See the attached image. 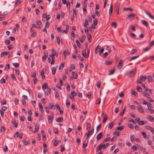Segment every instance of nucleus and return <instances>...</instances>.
<instances>
[{"instance_id": "obj_1", "label": "nucleus", "mask_w": 154, "mask_h": 154, "mask_svg": "<svg viewBox=\"0 0 154 154\" xmlns=\"http://www.w3.org/2000/svg\"><path fill=\"white\" fill-rule=\"evenodd\" d=\"M136 72L135 69H132L130 71H128L126 74V75L128 77H131L134 75Z\"/></svg>"}, {"instance_id": "obj_2", "label": "nucleus", "mask_w": 154, "mask_h": 154, "mask_svg": "<svg viewBox=\"0 0 154 154\" xmlns=\"http://www.w3.org/2000/svg\"><path fill=\"white\" fill-rule=\"evenodd\" d=\"M102 148H103L104 149L106 148L104 143H101L99 145L96 149L97 151L101 150Z\"/></svg>"}, {"instance_id": "obj_3", "label": "nucleus", "mask_w": 154, "mask_h": 154, "mask_svg": "<svg viewBox=\"0 0 154 154\" xmlns=\"http://www.w3.org/2000/svg\"><path fill=\"white\" fill-rule=\"evenodd\" d=\"M147 77L145 76L141 75L139 80H137V82L138 83L141 84L143 81H144L146 79Z\"/></svg>"}, {"instance_id": "obj_4", "label": "nucleus", "mask_w": 154, "mask_h": 154, "mask_svg": "<svg viewBox=\"0 0 154 154\" xmlns=\"http://www.w3.org/2000/svg\"><path fill=\"white\" fill-rule=\"evenodd\" d=\"M120 6V4L119 3H116L115 6V8L116 9V12L117 13V15H116V16L117 17H118V14H119V9Z\"/></svg>"}, {"instance_id": "obj_5", "label": "nucleus", "mask_w": 154, "mask_h": 154, "mask_svg": "<svg viewBox=\"0 0 154 154\" xmlns=\"http://www.w3.org/2000/svg\"><path fill=\"white\" fill-rule=\"evenodd\" d=\"M123 62L122 60H120L119 63L118 64L117 66V68L119 69H121L123 67L122 64Z\"/></svg>"}, {"instance_id": "obj_6", "label": "nucleus", "mask_w": 154, "mask_h": 154, "mask_svg": "<svg viewBox=\"0 0 154 154\" xmlns=\"http://www.w3.org/2000/svg\"><path fill=\"white\" fill-rule=\"evenodd\" d=\"M137 109L142 113H143L144 112L143 108L140 105H139L137 107Z\"/></svg>"}, {"instance_id": "obj_7", "label": "nucleus", "mask_w": 154, "mask_h": 154, "mask_svg": "<svg viewBox=\"0 0 154 154\" xmlns=\"http://www.w3.org/2000/svg\"><path fill=\"white\" fill-rule=\"evenodd\" d=\"M58 68V66H56L55 67H53L52 68V73L53 75H54L56 72V70Z\"/></svg>"}, {"instance_id": "obj_8", "label": "nucleus", "mask_w": 154, "mask_h": 154, "mask_svg": "<svg viewBox=\"0 0 154 154\" xmlns=\"http://www.w3.org/2000/svg\"><path fill=\"white\" fill-rule=\"evenodd\" d=\"M112 60H106L105 63L106 65H111L112 63Z\"/></svg>"}, {"instance_id": "obj_9", "label": "nucleus", "mask_w": 154, "mask_h": 154, "mask_svg": "<svg viewBox=\"0 0 154 154\" xmlns=\"http://www.w3.org/2000/svg\"><path fill=\"white\" fill-rule=\"evenodd\" d=\"M103 132H100L99 134H98L97 136V140L98 141L100 140L102 136Z\"/></svg>"}, {"instance_id": "obj_10", "label": "nucleus", "mask_w": 154, "mask_h": 154, "mask_svg": "<svg viewBox=\"0 0 154 154\" xmlns=\"http://www.w3.org/2000/svg\"><path fill=\"white\" fill-rule=\"evenodd\" d=\"M145 12L147 15L149 16L150 19L152 20L154 19V17L153 15L150 14L149 13L147 12L146 11H145Z\"/></svg>"}, {"instance_id": "obj_11", "label": "nucleus", "mask_w": 154, "mask_h": 154, "mask_svg": "<svg viewBox=\"0 0 154 154\" xmlns=\"http://www.w3.org/2000/svg\"><path fill=\"white\" fill-rule=\"evenodd\" d=\"M42 89L43 90L45 91V88H48V84L47 83H45L43 84L42 86Z\"/></svg>"}, {"instance_id": "obj_12", "label": "nucleus", "mask_w": 154, "mask_h": 154, "mask_svg": "<svg viewBox=\"0 0 154 154\" xmlns=\"http://www.w3.org/2000/svg\"><path fill=\"white\" fill-rule=\"evenodd\" d=\"M49 108L51 109H55V106L52 103H50L49 104Z\"/></svg>"}, {"instance_id": "obj_13", "label": "nucleus", "mask_w": 154, "mask_h": 154, "mask_svg": "<svg viewBox=\"0 0 154 154\" xmlns=\"http://www.w3.org/2000/svg\"><path fill=\"white\" fill-rule=\"evenodd\" d=\"M100 46H99V45L97 46L96 48L95 49V54H97L98 53L99 51H100Z\"/></svg>"}, {"instance_id": "obj_14", "label": "nucleus", "mask_w": 154, "mask_h": 154, "mask_svg": "<svg viewBox=\"0 0 154 154\" xmlns=\"http://www.w3.org/2000/svg\"><path fill=\"white\" fill-rule=\"evenodd\" d=\"M147 128L148 129H149V130H150L151 131V132L153 134H154V128H153L151 127V126H148Z\"/></svg>"}, {"instance_id": "obj_15", "label": "nucleus", "mask_w": 154, "mask_h": 154, "mask_svg": "<svg viewBox=\"0 0 154 154\" xmlns=\"http://www.w3.org/2000/svg\"><path fill=\"white\" fill-rule=\"evenodd\" d=\"M140 103L146 105L147 104V102L143 99H141L139 100Z\"/></svg>"}, {"instance_id": "obj_16", "label": "nucleus", "mask_w": 154, "mask_h": 154, "mask_svg": "<svg viewBox=\"0 0 154 154\" xmlns=\"http://www.w3.org/2000/svg\"><path fill=\"white\" fill-rule=\"evenodd\" d=\"M85 38L86 36L85 35H83L81 37V38H80L79 39L80 42L81 43L83 42L85 39Z\"/></svg>"}, {"instance_id": "obj_17", "label": "nucleus", "mask_w": 154, "mask_h": 154, "mask_svg": "<svg viewBox=\"0 0 154 154\" xmlns=\"http://www.w3.org/2000/svg\"><path fill=\"white\" fill-rule=\"evenodd\" d=\"M48 57V53H45V55L44 56H43L42 57V61L44 62H45L46 60V58Z\"/></svg>"}, {"instance_id": "obj_18", "label": "nucleus", "mask_w": 154, "mask_h": 154, "mask_svg": "<svg viewBox=\"0 0 154 154\" xmlns=\"http://www.w3.org/2000/svg\"><path fill=\"white\" fill-rule=\"evenodd\" d=\"M12 123L14 125L15 127L16 128H17V127L18 125V123H17L16 121L14 120L13 119L12 120Z\"/></svg>"}, {"instance_id": "obj_19", "label": "nucleus", "mask_w": 154, "mask_h": 154, "mask_svg": "<svg viewBox=\"0 0 154 154\" xmlns=\"http://www.w3.org/2000/svg\"><path fill=\"white\" fill-rule=\"evenodd\" d=\"M56 121L58 122H62L63 121V118L62 117H60L57 118L56 119Z\"/></svg>"}, {"instance_id": "obj_20", "label": "nucleus", "mask_w": 154, "mask_h": 154, "mask_svg": "<svg viewBox=\"0 0 154 154\" xmlns=\"http://www.w3.org/2000/svg\"><path fill=\"white\" fill-rule=\"evenodd\" d=\"M87 38H88V41L89 42H91V39L92 38L91 36V35L90 34H89L88 33H87Z\"/></svg>"}, {"instance_id": "obj_21", "label": "nucleus", "mask_w": 154, "mask_h": 154, "mask_svg": "<svg viewBox=\"0 0 154 154\" xmlns=\"http://www.w3.org/2000/svg\"><path fill=\"white\" fill-rule=\"evenodd\" d=\"M141 22L142 24L145 26H148V23L146 21L144 20H142Z\"/></svg>"}, {"instance_id": "obj_22", "label": "nucleus", "mask_w": 154, "mask_h": 154, "mask_svg": "<svg viewBox=\"0 0 154 154\" xmlns=\"http://www.w3.org/2000/svg\"><path fill=\"white\" fill-rule=\"evenodd\" d=\"M39 127L38 125L36 124L35 125V130L34 131V132L35 133L36 132H37L39 131Z\"/></svg>"}, {"instance_id": "obj_23", "label": "nucleus", "mask_w": 154, "mask_h": 154, "mask_svg": "<svg viewBox=\"0 0 154 154\" xmlns=\"http://www.w3.org/2000/svg\"><path fill=\"white\" fill-rule=\"evenodd\" d=\"M112 4H111L110 6V7L109 10V15H111L112 14Z\"/></svg>"}, {"instance_id": "obj_24", "label": "nucleus", "mask_w": 154, "mask_h": 154, "mask_svg": "<svg viewBox=\"0 0 154 154\" xmlns=\"http://www.w3.org/2000/svg\"><path fill=\"white\" fill-rule=\"evenodd\" d=\"M115 72V70L114 69H110L109 71V73L108 75H112Z\"/></svg>"}, {"instance_id": "obj_25", "label": "nucleus", "mask_w": 154, "mask_h": 154, "mask_svg": "<svg viewBox=\"0 0 154 154\" xmlns=\"http://www.w3.org/2000/svg\"><path fill=\"white\" fill-rule=\"evenodd\" d=\"M9 53V52L8 51L6 52H3L1 54V57H2L4 55L7 56Z\"/></svg>"}, {"instance_id": "obj_26", "label": "nucleus", "mask_w": 154, "mask_h": 154, "mask_svg": "<svg viewBox=\"0 0 154 154\" xmlns=\"http://www.w3.org/2000/svg\"><path fill=\"white\" fill-rule=\"evenodd\" d=\"M147 107L149 110H150L151 108H153L152 104L150 103H147Z\"/></svg>"}, {"instance_id": "obj_27", "label": "nucleus", "mask_w": 154, "mask_h": 154, "mask_svg": "<svg viewBox=\"0 0 154 154\" xmlns=\"http://www.w3.org/2000/svg\"><path fill=\"white\" fill-rule=\"evenodd\" d=\"M88 21L87 19H85L84 26L85 27H86L88 25Z\"/></svg>"}, {"instance_id": "obj_28", "label": "nucleus", "mask_w": 154, "mask_h": 154, "mask_svg": "<svg viewBox=\"0 0 154 154\" xmlns=\"http://www.w3.org/2000/svg\"><path fill=\"white\" fill-rule=\"evenodd\" d=\"M48 121L49 123L52 122L53 117L50 116H48Z\"/></svg>"}, {"instance_id": "obj_29", "label": "nucleus", "mask_w": 154, "mask_h": 154, "mask_svg": "<svg viewBox=\"0 0 154 154\" xmlns=\"http://www.w3.org/2000/svg\"><path fill=\"white\" fill-rule=\"evenodd\" d=\"M37 33L35 32H32V33L30 35V36L31 37H35L37 35Z\"/></svg>"}, {"instance_id": "obj_30", "label": "nucleus", "mask_w": 154, "mask_h": 154, "mask_svg": "<svg viewBox=\"0 0 154 154\" xmlns=\"http://www.w3.org/2000/svg\"><path fill=\"white\" fill-rule=\"evenodd\" d=\"M135 137L134 135H132L130 136V139L131 141H135Z\"/></svg>"}, {"instance_id": "obj_31", "label": "nucleus", "mask_w": 154, "mask_h": 154, "mask_svg": "<svg viewBox=\"0 0 154 154\" xmlns=\"http://www.w3.org/2000/svg\"><path fill=\"white\" fill-rule=\"evenodd\" d=\"M23 143L25 146H26L29 143V140L26 141V140H23Z\"/></svg>"}, {"instance_id": "obj_32", "label": "nucleus", "mask_w": 154, "mask_h": 154, "mask_svg": "<svg viewBox=\"0 0 154 154\" xmlns=\"http://www.w3.org/2000/svg\"><path fill=\"white\" fill-rule=\"evenodd\" d=\"M91 127V124L89 123H87V129L88 131H90V129Z\"/></svg>"}, {"instance_id": "obj_33", "label": "nucleus", "mask_w": 154, "mask_h": 154, "mask_svg": "<svg viewBox=\"0 0 154 154\" xmlns=\"http://www.w3.org/2000/svg\"><path fill=\"white\" fill-rule=\"evenodd\" d=\"M125 126H120L117 128V130H122L124 128Z\"/></svg>"}, {"instance_id": "obj_34", "label": "nucleus", "mask_w": 154, "mask_h": 154, "mask_svg": "<svg viewBox=\"0 0 154 154\" xmlns=\"http://www.w3.org/2000/svg\"><path fill=\"white\" fill-rule=\"evenodd\" d=\"M147 78L148 79V81L150 82H151L153 81V79L151 76H147Z\"/></svg>"}, {"instance_id": "obj_35", "label": "nucleus", "mask_w": 154, "mask_h": 154, "mask_svg": "<svg viewBox=\"0 0 154 154\" xmlns=\"http://www.w3.org/2000/svg\"><path fill=\"white\" fill-rule=\"evenodd\" d=\"M114 125L113 122H112L109 124L108 126V128L110 129H111Z\"/></svg>"}, {"instance_id": "obj_36", "label": "nucleus", "mask_w": 154, "mask_h": 154, "mask_svg": "<svg viewBox=\"0 0 154 154\" xmlns=\"http://www.w3.org/2000/svg\"><path fill=\"white\" fill-rule=\"evenodd\" d=\"M134 14L133 13H131L128 16V17L129 18H131L132 17L133 19H134Z\"/></svg>"}, {"instance_id": "obj_37", "label": "nucleus", "mask_w": 154, "mask_h": 154, "mask_svg": "<svg viewBox=\"0 0 154 154\" xmlns=\"http://www.w3.org/2000/svg\"><path fill=\"white\" fill-rule=\"evenodd\" d=\"M64 63H62L60 66H59V69H60H60H62L64 67Z\"/></svg>"}, {"instance_id": "obj_38", "label": "nucleus", "mask_w": 154, "mask_h": 154, "mask_svg": "<svg viewBox=\"0 0 154 154\" xmlns=\"http://www.w3.org/2000/svg\"><path fill=\"white\" fill-rule=\"evenodd\" d=\"M139 55H138V56H135L133 57L130 60H130V61H131L132 60H133L136 59L138 57H139Z\"/></svg>"}, {"instance_id": "obj_39", "label": "nucleus", "mask_w": 154, "mask_h": 154, "mask_svg": "<svg viewBox=\"0 0 154 154\" xmlns=\"http://www.w3.org/2000/svg\"><path fill=\"white\" fill-rule=\"evenodd\" d=\"M21 3L20 0H17L15 4V6L16 7L17 5H19Z\"/></svg>"}, {"instance_id": "obj_40", "label": "nucleus", "mask_w": 154, "mask_h": 154, "mask_svg": "<svg viewBox=\"0 0 154 154\" xmlns=\"http://www.w3.org/2000/svg\"><path fill=\"white\" fill-rule=\"evenodd\" d=\"M100 84L101 82L100 81H98L97 82V85L98 88H100Z\"/></svg>"}, {"instance_id": "obj_41", "label": "nucleus", "mask_w": 154, "mask_h": 154, "mask_svg": "<svg viewBox=\"0 0 154 154\" xmlns=\"http://www.w3.org/2000/svg\"><path fill=\"white\" fill-rule=\"evenodd\" d=\"M38 106L39 107V109L41 111L43 110V106L41 103H39L38 104Z\"/></svg>"}, {"instance_id": "obj_42", "label": "nucleus", "mask_w": 154, "mask_h": 154, "mask_svg": "<svg viewBox=\"0 0 154 154\" xmlns=\"http://www.w3.org/2000/svg\"><path fill=\"white\" fill-rule=\"evenodd\" d=\"M142 90V88L139 86H137V91L138 92H141Z\"/></svg>"}, {"instance_id": "obj_43", "label": "nucleus", "mask_w": 154, "mask_h": 154, "mask_svg": "<svg viewBox=\"0 0 154 154\" xmlns=\"http://www.w3.org/2000/svg\"><path fill=\"white\" fill-rule=\"evenodd\" d=\"M82 54L84 57H86V51L85 50H84L82 51Z\"/></svg>"}, {"instance_id": "obj_44", "label": "nucleus", "mask_w": 154, "mask_h": 154, "mask_svg": "<svg viewBox=\"0 0 154 154\" xmlns=\"http://www.w3.org/2000/svg\"><path fill=\"white\" fill-rule=\"evenodd\" d=\"M143 94L144 96L146 97L149 98V94L147 93L146 92H143Z\"/></svg>"}, {"instance_id": "obj_45", "label": "nucleus", "mask_w": 154, "mask_h": 154, "mask_svg": "<svg viewBox=\"0 0 154 154\" xmlns=\"http://www.w3.org/2000/svg\"><path fill=\"white\" fill-rule=\"evenodd\" d=\"M144 121H139V122H138V124L140 125H143L144 124Z\"/></svg>"}, {"instance_id": "obj_46", "label": "nucleus", "mask_w": 154, "mask_h": 154, "mask_svg": "<svg viewBox=\"0 0 154 154\" xmlns=\"http://www.w3.org/2000/svg\"><path fill=\"white\" fill-rule=\"evenodd\" d=\"M137 50L135 49H133L130 52V54H133L137 52Z\"/></svg>"}, {"instance_id": "obj_47", "label": "nucleus", "mask_w": 154, "mask_h": 154, "mask_svg": "<svg viewBox=\"0 0 154 154\" xmlns=\"http://www.w3.org/2000/svg\"><path fill=\"white\" fill-rule=\"evenodd\" d=\"M141 133H142V134L143 135V137L144 138L146 139V138L147 136H146V133L145 132H141Z\"/></svg>"}, {"instance_id": "obj_48", "label": "nucleus", "mask_w": 154, "mask_h": 154, "mask_svg": "<svg viewBox=\"0 0 154 154\" xmlns=\"http://www.w3.org/2000/svg\"><path fill=\"white\" fill-rule=\"evenodd\" d=\"M153 118L152 116H147V119L151 122Z\"/></svg>"}, {"instance_id": "obj_49", "label": "nucleus", "mask_w": 154, "mask_h": 154, "mask_svg": "<svg viewBox=\"0 0 154 154\" xmlns=\"http://www.w3.org/2000/svg\"><path fill=\"white\" fill-rule=\"evenodd\" d=\"M0 83H5L6 82V81L5 79L4 78H2L1 79L0 81Z\"/></svg>"}, {"instance_id": "obj_50", "label": "nucleus", "mask_w": 154, "mask_h": 154, "mask_svg": "<svg viewBox=\"0 0 154 154\" xmlns=\"http://www.w3.org/2000/svg\"><path fill=\"white\" fill-rule=\"evenodd\" d=\"M131 94L132 95H133L134 96H136L137 95V92L133 91H131Z\"/></svg>"}, {"instance_id": "obj_51", "label": "nucleus", "mask_w": 154, "mask_h": 154, "mask_svg": "<svg viewBox=\"0 0 154 154\" xmlns=\"http://www.w3.org/2000/svg\"><path fill=\"white\" fill-rule=\"evenodd\" d=\"M110 140V137H108L106 138L103 140V141L104 142L109 141Z\"/></svg>"}, {"instance_id": "obj_52", "label": "nucleus", "mask_w": 154, "mask_h": 154, "mask_svg": "<svg viewBox=\"0 0 154 154\" xmlns=\"http://www.w3.org/2000/svg\"><path fill=\"white\" fill-rule=\"evenodd\" d=\"M66 5L68 9H69L70 7V2H67Z\"/></svg>"}, {"instance_id": "obj_53", "label": "nucleus", "mask_w": 154, "mask_h": 154, "mask_svg": "<svg viewBox=\"0 0 154 154\" xmlns=\"http://www.w3.org/2000/svg\"><path fill=\"white\" fill-rule=\"evenodd\" d=\"M76 43L77 45L78 46V47L79 48H80L81 45H80V43L79 42V41L78 40H76Z\"/></svg>"}, {"instance_id": "obj_54", "label": "nucleus", "mask_w": 154, "mask_h": 154, "mask_svg": "<svg viewBox=\"0 0 154 154\" xmlns=\"http://www.w3.org/2000/svg\"><path fill=\"white\" fill-rule=\"evenodd\" d=\"M5 127L2 126L1 127V131L3 132L4 133L5 131Z\"/></svg>"}, {"instance_id": "obj_55", "label": "nucleus", "mask_w": 154, "mask_h": 154, "mask_svg": "<svg viewBox=\"0 0 154 154\" xmlns=\"http://www.w3.org/2000/svg\"><path fill=\"white\" fill-rule=\"evenodd\" d=\"M107 119H108V117L107 116H106L105 117H104L103 119V123H105V122H106Z\"/></svg>"}, {"instance_id": "obj_56", "label": "nucleus", "mask_w": 154, "mask_h": 154, "mask_svg": "<svg viewBox=\"0 0 154 154\" xmlns=\"http://www.w3.org/2000/svg\"><path fill=\"white\" fill-rule=\"evenodd\" d=\"M108 55V53L107 52L105 53L102 56V57L103 58H105Z\"/></svg>"}, {"instance_id": "obj_57", "label": "nucleus", "mask_w": 154, "mask_h": 154, "mask_svg": "<svg viewBox=\"0 0 154 154\" xmlns=\"http://www.w3.org/2000/svg\"><path fill=\"white\" fill-rule=\"evenodd\" d=\"M137 147L135 146H133L132 147V149L133 151H136L137 150Z\"/></svg>"}, {"instance_id": "obj_58", "label": "nucleus", "mask_w": 154, "mask_h": 154, "mask_svg": "<svg viewBox=\"0 0 154 154\" xmlns=\"http://www.w3.org/2000/svg\"><path fill=\"white\" fill-rule=\"evenodd\" d=\"M13 64L14 66L16 68L18 67L19 65V63H14Z\"/></svg>"}, {"instance_id": "obj_59", "label": "nucleus", "mask_w": 154, "mask_h": 154, "mask_svg": "<svg viewBox=\"0 0 154 154\" xmlns=\"http://www.w3.org/2000/svg\"><path fill=\"white\" fill-rule=\"evenodd\" d=\"M14 102L16 105H17L19 103V100L17 99H15L14 100Z\"/></svg>"}, {"instance_id": "obj_60", "label": "nucleus", "mask_w": 154, "mask_h": 154, "mask_svg": "<svg viewBox=\"0 0 154 154\" xmlns=\"http://www.w3.org/2000/svg\"><path fill=\"white\" fill-rule=\"evenodd\" d=\"M8 147L6 145H5L4 148L3 149V151L5 152H6L8 150Z\"/></svg>"}, {"instance_id": "obj_61", "label": "nucleus", "mask_w": 154, "mask_h": 154, "mask_svg": "<svg viewBox=\"0 0 154 154\" xmlns=\"http://www.w3.org/2000/svg\"><path fill=\"white\" fill-rule=\"evenodd\" d=\"M49 26V23L47 22L45 24V27L48 28Z\"/></svg>"}, {"instance_id": "obj_62", "label": "nucleus", "mask_w": 154, "mask_h": 154, "mask_svg": "<svg viewBox=\"0 0 154 154\" xmlns=\"http://www.w3.org/2000/svg\"><path fill=\"white\" fill-rule=\"evenodd\" d=\"M5 44L7 45H8L10 43V41L9 40H5Z\"/></svg>"}, {"instance_id": "obj_63", "label": "nucleus", "mask_w": 154, "mask_h": 154, "mask_svg": "<svg viewBox=\"0 0 154 154\" xmlns=\"http://www.w3.org/2000/svg\"><path fill=\"white\" fill-rule=\"evenodd\" d=\"M58 140H55L54 141V146H56L58 145Z\"/></svg>"}, {"instance_id": "obj_64", "label": "nucleus", "mask_w": 154, "mask_h": 154, "mask_svg": "<svg viewBox=\"0 0 154 154\" xmlns=\"http://www.w3.org/2000/svg\"><path fill=\"white\" fill-rule=\"evenodd\" d=\"M149 45L150 46H152L154 45V40L151 42L149 43Z\"/></svg>"}]
</instances>
